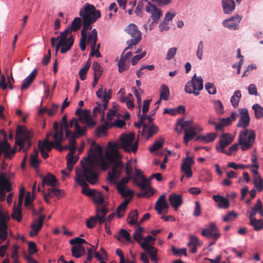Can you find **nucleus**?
Returning a JSON list of instances; mask_svg holds the SVG:
<instances>
[{
  "instance_id": "a18cd8bd",
  "label": "nucleus",
  "mask_w": 263,
  "mask_h": 263,
  "mask_svg": "<svg viewBox=\"0 0 263 263\" xmlns=\"http://www.w3.org/2000/svg\"><path fill=\"white\" fill-rule=\"evenodd\" d=\"M138 217V212L137 210H133L131 211L128 217V219H130L128 221L129 224L132 226L136 224Z\"/></svg>"
},
{
  "instance_id": "7c9ffc66",
  "label": "nucleus",
  "mask_w": 263,
  "mask_h": 263,
  "mask_svg": "<svg viewBox=\"0 0 263 263\" xmlns=\"http://www.w3.org/2000/svg\"><path fill=\"white\" fill-rule=\"evenodd\" d=\"M89 152L92 153V155L89 154V156L92 158L95 159L97 156H102V148L98 144H97L95 142L91 145V148Z\"/></svg>"
},
{
  "instance_id": "f3484780",
  "label": "nucleus",
  "mask_w": 263,
  "mask_h": 263,
  "mask_svg": "<svg viewBox=\"0 0 263 263\" xmlns=\"http://www.w3.org/2000/svg\"><path fill=\"white\" fill-rule=\"evenodd\" d=\"M240 117L237 123V126L242 127L246 129L249 125L250 120L248 110L246 108H243L240 111Z\"/></svg>"
},
{
  "instance_id": "052dcab7",
  "label": "nucleus",
  "mask_w": 263,
  "mask_h": 263,
  "mask_svg": "<svg viewBox=\"0 0 263 263\" xmlns=\"http://www.w3.org/2000/svg\"><path fill=\"white\" fill-rule=\"evenodd\" d=\"M69 243L70 245L73 246L81 245L83 243H87L86 240L80 237H76L74 239H72L69 241Z\"/></svg>"
},
{
  "instance_id": "9b49d317",
  "label": "nucleus",
  "mask_w": 263,
  "mask_h": 263,
  "mask_svg": "<svg viewBox=\"0 0 263 263\" xmlns=\"http://www.w3.org/2000/svg\"><path fill=\"white\" fill-rule=\"evenodd\" d=\"M202 236L208 238H212L216 241L220 236L219 230L214 223H211L209 228L202 230Z\"/></svg>"
},
{
  "instance_id": "c85d7f7f",
  "label": "nucleus",
  "mask_w": 263,
  "mask_h": 263,
  "mask_svg": "<svg viewBox=\"0 0 263 263\" xmlns=\"http://www.w3.org/2000/svg\"><path fill=\"white\" fill-rule=\"evenodd\" d=\"M142 248L149 254V257L154 263H158L157 259V249L153 246H147L142 245Z\"/></svg>"
},
{
  "instance_id": "8fccbe9b",
  "label": "nucleus",
  "mask_w": 263,
  "mask_h": 263,
  "mask_svg": "<svg viewBox=\"0 0 263 263\" xmlns=\"http://www.w3.org/2000/svg\"><path fill=\"white\" fill-rule=\"evenodd\" d=\"M83 115H84V118L85 122L86 123V125L90 127H93L96 125V122L93 121L90 117H89L87 110L85 109L84 111L83 112Z\"/></svg>"
},
{
  "instance_id": "4468645a",
  "label": "nucleus",
  "mask_w": 263,
  "mask_h": 263,
  "mask_svg": "<svg viewBox=\"0 0 263 263\" xmlns=\"http://www.w3.org/2000/svg\"><path fill=\"white\" fill-rule=\"evenodd\" d=\"M237 116V114L234 111L230 117L220 119L219 122L216 125V130L222 131L223 127L230 125L232 121L236 119Z\"/></svg>"
},
{
  "instance_id": "2eb2a0df",
  "label": "nucleus",
  "mask_w": 263,
  "mask_h": 263,
  "mask_svg": "<svg viewBox=\"0 0 263 263\" xmlns=\"http://www.w3.org/2000/svg\"><path fill=\"white\" fill-rule=\"evenodd\" d=\"M237 4H240L241 0H235ZM223 12L225 14H231L235 9L234 0H221V2Z\"/></svg>"
},
{
  "instance_id": "f257e3e1",
  "label": "nucleus",
  "mask_w": 263,
  "mask_h": 263,
  "mask_svg": "<svg viewBox=\"0 0 263 263\" xmlns=\"http://www.w3.org/2000/svg\"><path fill=\"white\" fill-rule=\"evenodd\" d=\"M135 134L133 133L122 134L120 135L117 143L109 142V151L105 154V158L111 162L116 158H120L121 155L118 148L123 149L125 152L136 153L138 148V140H135Z\"/></svg>"
},
{
  "instance_id": "0e129e2a",
  "label": "nucleus",
  "mask_w": 263,
  "mask_h": 263,
  "mask_svg": "<svg viewBox=\"0 0 263 263\" xmlns=\"http://www.w3.org/2000/svg\"><path fill=\"white\" fill-rule=\"evenodd\" d=\"M86 130V127L84 126V127H81L79 125V124H76V127L75 128V132H76V135L78 137H80V136H83L85 134Z\"/></svg>"
},
{
  "instance_id": "680f3d73",
  "label": "nucleus",
  "mask_w": 263,
  "mask_h": 263,
  "mask_svg": "<svg viewBox=\"0 0 263 263\" xmlns=\"http://www.w3.org/2000/svg\"><path fill=\"white\" fill-rule=\"evenodd\" d=\"M205 88L210 94H215L216 93V89L213 83H206L205 84Z\"/></svg>"
},
{
  "instance_id": "3c124183",
  "label": "nucleus",
  "mask_w": 263,
  "mask_h": 263,
  "mask_svg": "<svg viewBox=\"0 0 263 263\" xmlns=\"http://www.w3.org/2000/svg\"><path fill=\"white\" fill-rule=\"evenodd\" d=\"M118 192L121 195V196L124 198H127L129 197V198H132L134 192L130 189H126V188L124 189H119Z\"/></svg>"
},
{
  "instance_id": "774afa93",
  "label": "nucleus",
  "mask_w": 263,
  "mask_h": 263,
  "mask_svg": "<svg viewBox=\"0 0 263 263\" xmlns=\"http://www.w3.org/2000/svg\"><path fill=\"white\" fill-rule=\"evenodd\" d=\"M237 216V214L233 211L229 212L224 217H223V221L228 222L233 220Z\"/></svg>"
},
{
  "instance_id": "4d7b16f0",
  "label": "nucleus",
  "mask_w": 263,
  "mask_h": 263,
  "mask_svg": "<svg viewBox=\"0 0 263 263\" xmlns=\"http://www.w3.org/2000/svg\"><path fill=\"white\" fill-rule=\"evenodd\" d=\"M69 141V145L65 146L64 148L65 149H68L69 150V152L75 153L76 148V139H74L73 137H72Z\"/></svg>"
},
{
  "instance_id": "58836bf2",
  "label": "nucleus",
  "mask_w": 263,
  "mask_h": 263,
  "mask_svg": "<svg viewBox=\"0 0 263 263\" xmlns=\"http://www.w3.org/2000/svg\"><path fill=\"white\" fill-rule=\"evenodd\" d=\"M261 204L262 203L261 201L259 199H258L256 201V204L249 212L250 220L255 218L254 217L256 215V213L258 212L259 209L261 208Z\"/></svg>"
},
{
  "instance_id": "f8f14e48",
  "label": "nucleus",
  "mask_w": 263,
  "mask_h": 263,
  "mask_svg": "<svg viewBox=\"0 0 263 263\" xmlns=\"http://www.w3.org/2000/svg\"><path fill=\"white\" fill-rule=\"evenodd\" d=\"M145 10L147 12L151 13V17L153 21V23H155V24L158 22L160 18L162 15V11L152 5L149 2H148V5L146 6Z\"/></svg>"
},
{
  "instance_id": "f03ea898",
  "label": "nucleus",
  "mask_w": 263,
  "mask_h": 263,
  "mask_svg": "<svg viewBox=\"0 0 263 263\" xmlns=\"http://www.w3.org/2000/svg\"><path fill=\"white\" fill-rule=\"evenodd\" d=\"M86 180L91 184H96L98 180V175L95 170L93 162L89 159L85 164H82V169L76 170L75 181L83 187L82 194L93 197L96 190L89 189Z\"/></svg>"
},
{
  "instance_id": "37998d69",
  "label": "nucleus",
  "mask_w": 263,
  "mask_h": 263,
  "mask_svg": "<svg viewBox=\"0 0 263 263\" xmlns=\"http://www.w3.org/2000/svg\"><path fill=\"white\" fill-rule=\"evenodd\" d=\"M91 68L93 70V76L101 77L103 72V69L100 64L97 62H94Z\"/></svg>"
},
{
  "instance_id": "72a5a7b5",
  "label": "nucleus",
  "mask_w": 263,
  "mask_h": 263,
  "mask_svg": "<svg viewBox=\"0 0 263 263\" xmlns=\"http://www.w3.org/2000/svg\"><path fill=\"white\" fill-rule=\"evenodd\" d=\"M241 98V93L240 90H237L235 91L230 100L231 104L234 108H237L238 106Z\"/></svg>"
},
{
  "instance_id": "aec40b11",
  "label": "nucleus",
  "mask_w": 263,
  "mask_h": 263,
  "mask_svg": "<svg viewBox=\"0 0 263 263\" xmlns=\"http://www.w3.org/2000/svg\"><path fill=\"white\" fill-rule=\"evenodd\" d=\"M98 40V32L96 29H93L88 34H86V39L84 41V48L81 49L82 51L86 49V43L87 44L96 45Z\"/></svg>"
},
{
  "instance_id": "49530a36",
  "label": "nucleus",
  "mask_w": 263,
  "mask_h": 263,
  "mask_svg": "<svg viewBox=\"0 0 263 263\" xmlns=\"http://www.w3.org/2000/svg\"><path fill=\"white\" fill-rule=\"evenodd\" d=\"M250 224L254 227L256 231H259L263 228V220H257L255 218L250 220Z\"/></svg>"
},
{
  "instance_id": "a211bd4d",
  "label": "nucleus",
  "mask_w": 263,
  "mask_h": 263,
  "mask_svg": "<svg viewBox=\"0 0 263 263\" xmlns=\"http://www.w3.org/2000/svg\"><path fill=\"white\" fill-rule=\"evenodd\" d=\"M108 212V210L105 206H102L101 208H97L95 218L96 222H99L100 225L106 222V215Z\"/></svg>"
},
{
  "instance_id": "6e6552de",
  "label": "nucleus",
  "mask_w": 263,
  "mask_h": 263,
  "mask_svg": "<svg viewBox=\"0 0 263 263\" xmlns=\"http://www.w3.org/2000/svg\"><path fill=\"white\" fill-rule=\"evenodd\" d=\"M125 31L130 35L132 39L127 41V47L124 49V51L128 49H132L134 46L137 45L142 39L141 31L138 29L136 25L129 24L124 29Z\"/></svg>"
},
{
  "instance_id": "473e14b6",
  "label": "nucleus",
  "mask_w": 263,
  "mask_h": 263,
  "mask_svg": "<svg viewBox=\"0 0 263 263\" xmlns=\"http://www.w3.org/2000/svg\"><path fill=\"white\" fill-rule=\"evenodd\" d=\"M196 133L194 126L190 127L188 129H186L184 131V142L187 144L188 142L195 136Z\"/></svg>"
},
{
  "instance_id": "2f4dec72",
  "label": "nucleus",
  "mask_w": 263,
  "mask_h": 263,
  "mask_svg": "<svg viewBox=\"0 0 263 263\" xmlns=\"http://www.w3.org/2000/svg\"><path fill=\"white\" fill-rule=\"evenodd\" d=\"M85 249L81 245L73 246L71 247L72 256L79 258L85 254Z\"/></svg>"
},
{
  "instance_id": "ddd939ff",
  "label": "nucleus",
  "mask_w": 263,
  "mask_h": 263,
  "mask_svg": "<svg viewBox=\"0 0 263 263\" xmlns=\"http://www.w3.org/2000/svg\"><path fill=\"white\" fill-rule=\"evenodd\" d=\"M233 141V138L230 134H223L219 141V146H216L217 149L220 152H225L224 148L231 144Z\"/></svg>"
},
{
  "instance_id": "7ed1b4c3",
  "label": "nucleus",
  "mask_w": 263,
  "mask_h": 263,
  "mask_svg": "<svg viewBox=\"0 0 263 263\" xmlns=\"http://www.w3.org/2000/svg\"><path fill=\"white\" fill-rule=\"evenodd\" d=\"M80 15L82 17L83 28L81 30V38L80 42V49L84 48V41L87 31L91 29V25L101 17V12L91 4H86L80 11Z\"/></svg>"
},
{
  "instance_id": "69168bd1",
  "label": "nucleus",
  "mask_w": 263,
  "mask_h": 263,
  "mask_svg": "<svg viewBox=\"0 0 263 263\" xmlns=\"http://www.w3.org/2000/svg\"><path fill=\"white\" fill-rule=\"evenodd\" d=\"M215 109L219 115H222L224 112V108L221 101L218 100L215 102Z\"/></svg>"
},
{
  "instance_id": "20e7f679",
  "label": "nucleus",
  "mask_w": 263,
  "mask_h": 263,
  "mask_svg": "<svg viewBox=\"0 0 263 263\" xmlns=\"http://www.w3.org/2000/svg\"><path fill=\"white\" fill-rule=\"evenodd\" d=\"M69 32V29H66L61 32L57 37L51 38V45L52 47L55 48L56 52L61 48L60 51L64 54L71 48L74 43V37L72 35L68 37Z\"/></svg>"
},
{
  "instance_id": "423d86ee",
  "label": "nucleus",
  "mask_w": 263,
  "mask_h": 263,
  "mask_svg": "<svg viewBox=\"0 0 263 263\" xmlns=\"http://www.w3.org/2000/svg\"><path fill=\"white\" fill-rule=\"evenodd\" d=\"M120 158H116L113 162L106 160L110 164H112L111 170L108 172L107 180L109 183L115 184L117 183V180L119 179L121 175L123 168L124 164L119 160Z\"/></svg>"
},
{
  "instance_id": "5fc2aeb1",
  "label": "nucleus",
  "mask_w": 263,
  "mask_h": 263,
  "mask_svg": "<svg viewBox=\"0 0 263 263\" xmlns=\"http://www.w3.org/2000/svg\"><path fill=\"white\" fill-rule=\"evenodd\" d=\"M164 140L163 139H160L158 141H156L153 144L152 147L149 148L151 152H155L160 149L164 144Z\"/></svg>"
},
{
  "instance_id": "4c0bfd02",
  "label": "nucleus",
  "mask_w": 263,
  "mask_h": 263,
  "mask_svg": "<svg viewBox=\"0 0 263 263\" xmlns=\"http://www.w3.org/2000/svg\"><path fill=\"white\" fill-rule=\"evenodd\" d=\"M82 24V20L80 17H76L72 22L70 28H68L67 29H70V32L69 34L71 33V31H77L78 30L81 26Z\"/></svg>"
},
{
  "instance_id": "13d9d810",
  "label": "nucleus",
  "mask_w": 263,
  "mask_h": 263,
  "mask_svg": "<svg viewBox=\"0 0 263 263\" xmlns=\"http://www.w3.org/2000/svg\"><path fill=\"white\" fill-rule=\"evenodd\" d=\"M144 229L141 227H139L133 234L134 239L138 242H139L142 239L141 233L143 232Z\"/></svg>"
},
{
  "instance_id": "cd10ccee",
  "label": "nucleus",
  "mask_w": 263,
  "mask_h": 263,
  "mask_svg": "<svg viewBox=\"0 0 263 263\" xmlns=\"http://www.w3.org/2000/svg\"><path fill=\"white\" fill-rule=\"evenodd\" d=\"M37 74L36 69H34L31 73L23 81L21 89L22 90H25L28 88L32 83Z\"/></svg>"
},
{
  "instance_id": "b1692460",
  "label": "nucleus",
  "mask_w": 263,
  "mask_h": 263,
  "mask_svg": "<svg viewBox=\"0 0 263 263\" xmlns=\"http://www.w3.org/2000/svg\"><path fill=\"white\" fill-rule=\"evenodd\" d=\"M169 200L171 205L177 210L182 203V196L181 194L173 193L170 196Z\"/></svg>"
},
{
  "instance_id": "bf43d9fd",
  "label": "nucleus",
  "mask_w": 263,
  "mask_h": 263,
  "mask_svg": "<svg viewBox=\"0 0 263 263\" xmlns=\"http://www.w3.org/2000/svg\"><path fill=\"white\" fill-rule=\"evenodd\" d=\"M10 148V145L8 143V148L4 151V157L5 158H8L9 159H11L12 157L15 154L16 152V149L14 148L12 149Z\"/></svg>"
},
{
  "instance_id": "ea45409f",
  "label": "nucleus",
  "mask_w": 263,
  "mask_h": 263,
  "mask_svg": "<svg viewBox=\"0 0 263 263\" xmlns=\"http://www.w3.org/2000/svg\"><path fill=\"white\" fill-rule=\"evenodd\" d=\"M252 108L254 111L255 117L257 119H260L263 118V107L258 104H254Z\"/></svg>"
},
{
  "instance_id": "c756f323",
  "label": "nucleus",
  "mask_w": 263,
  "mask_h": 263,
  "mask_svg": "<svg viewBox=\"0 0 263 263\" xmlns=\"http://www.w3.org/2000/svg\"><path fill=\"white\" fill-rule=\"evenodd\" d=\"M53 129L54 130V134L52 133L51 136H52L53 139H56L61 141H63V132L62 128H59V123L55 122L53 125Z\"/></svg>"
},
{
  "instance_id": "393cba45",
  "label": "nucleus",
  "mask_w": 263,
  "mask_h": 263,
  "mask_svg": "<svg viewBox=\"0 0 263 263\" xmlns=\"http://www.w3.org/2000/svg\"><path fill=\"white\" fill-rule=\"evenodd\" d=\"M168 208V204L166 201V197L164 194L162 195L158 198L156 202L155 210L157 212L160 214L162 213L163 210Z\"/></svg>"
},
{
  "instance_id": "bb28decb",
  "label": "nucleus",
  "mask_w": 263,
  "mask_h": 263,
  "mask_svg": "<svg viewBox=\"0 0 263 263\" xmlns=\"http://www.w3.org/2000/svg\"><path fill=\"white\" fill-rule=\"evenodd\" d=\"M0 189L5 190L9 192L11 190V184L7 178L5 173H1L0 175Z\"/></svg>"
},
{
  "instance_id": "412c9836",
  "label": "nucleus",
  "mask_w": 263,
  "mask_h": 263,
  "mask_svg": "<svg viewBox=\"0 0 263 263\" xmlns=\"http://www.w3.org/2000/svg\"><path fill=\"white\" fill-rule=\"evenodd\" d=\"M45 215H40L39 217L35 220H34L31 225V228L33 230V232H30V235L33 236L36 235L39 232L41 229L43 220L45 219Z\"/></svg>"
},
{
  "instance_id": "dca6fc26",
  "label": "nucleus",
  "mask_w": 263,
  "mask_h": 263,
  "mask_svg": "<svg viewBox=\"0 0 263 263\" xmlns=\"http://www.w3.org/2000/svg\"><path fill=\"white\" fill-rule=\"evenodd\" d=\"M193 163L194 160L192 157H187L183 160L181 165V171L187 178H191L192 176L191 166Z\"/></svg>"
},
{
  "instance_id": "39448f33",
  "label": "nucleus",
  "mask_w": 263,
  "mask_h": 263,
  "mask_svg": "<svg viewBox=\"0 0 263 263\" xmlns=\"http://www.w3.org/2000/svg\"><path fill=\"white\" fill-rule=\"evenodd\" d=\"M51 135V132L48 134L43 143H41L40 141L39 142V149L44 159H46L48 157V152H49L53 147L61 152L63 150V147L61 145L62 141L56 139H53V141H49V137Z\"/></svg>"
},
{
  "instance_id": "de8ad7c7",
  "label": "nucleus",
  "mask_w": 263,
  "mask_h": 263,
  "mask_svg": "<svg viewBox=\"0 0 263 263\" xmlns=\"http://www.w3.org/2000/svg\"><path fill=\"white\" fill-rule=\"evenodd\" d=\"M121 238H124L126 241L132 242L130 234L125 229H121L119 232V236L117 239L121 241Z\"/></svg>"
},
{
  "instance_id": "c9c22d12",
  "label": "nucleus",
  "mask_w": 263,
  "mask_h": 263,
  "mask_svg": "<svg viewBox=\"0 0 263 263\" xmlns=\"http://www.w3.org/2000/svg\"><path fill=\"white\" fill-rule=\"evenodd\" d=\"M170 96V90L168 86L165 84L161 85L160 89V97L161 99L166 101Z\"/></svg>"
},
{
  "instance_id": "6ab92c4d",
  "label": "nucleus",
  "mask_w": 263,
  "mask_h": 263,
  "mask_svg": "<svg viewBox=\"0 0 263 263\" xmlns=\"http://www.w3.org/2000/svg\"><path fill=\"white\" fill-rule=\"evenodd\" d=\"M158 132V127L156 125L144 124L142 129V135L145 136L146 140H148L149 138L156 134Z\"/></svg>"
},
{
  "instance_id": "0eeeda50",
  "label": "nucleus",
  "mask_w": 263,
  "mask_h": 263,
  "mask_svg": "<svg viewBox=\"0 0 263 263\" xmlns=\"http://www.w3.org/2000/svg\"><path fill=\"white\" fill-rule=\"evenodd\" d=\"M255 134L253 130L245 129L240 132L238 137V143L242 151H245L251 148L254 143Z\"/></svg>"
},
{
  "instance_id": "a19ab883",
  "label": "nucleus",
  "mask_w": 263,
  "mask_h": 263,
  "mask_svg": "<svg viewBox=\"0 0 263 263\" xmlns=\"http://www.w3.org/2000/svg\"><path fill=\"white\" fill-rule=\"evenodd\" d=\"M22 211L21 206H14L12 213L11 214V217L13 219L16 220L18 222L22 220Z\"/></svg>"
},
{
  "instance_id": "338daca9",
  "label": "nucleus",
  "mask_w": 263,
  "mask_h": 263,
  "mask_svg": "<svg viewBox=\"0 0 263 263\" xmlns=\"http://www.w3.org/2000/svg\"><path fill=\"white\" fill-rule=\"evenodd\" d=\"M203 48L204 45L202 41H200L196 52V56L199 60H201L202 58Z\"/></svg>"
},
{
  "instance_id": "864d4df0",
  "label": "nucleus",
  "mask_w": 263,
  "mask_h": 263,
  "mask_svg": "<svg viewBox=\"0 0 263 263\" xmlns=\"http://www.w3.org/2000/svg\"><path fill=\"white\" fill-rule=\"evenodd\" d=\"M92 198L93 199L94 202L97 204H103L104 202V197L102 193L100 192H98L96 191Z\"/></svg>"
},
{
  "instance_id": "a878e982",
  "label": "nucleus",
  "mask_w": 263,
  "mask_h": 263,
  "mask_svg": "<svg viewBox=\"0 0 263 263\" xmlns=\"http://www.w3.org/2000/svg\"><path fill=\"white\" fill-rule=\"evenodd\" d=\"M213 199L215 202H217L218 208L220 209H227L229 208L230 203L228 199L226 197L219 195H216L213 196Z\"/></svg>"
},
{
  "instance_id": "6e6d98bb",
  "label": "nucleus",
  "mask_w": 263,
  "mask_h": 263,
  "mask_svg": "<svg viewBox=\"0 0 263 263\" xmlns=\"http://www.w3.org/2000/svg\"><path fill=\"white\" fill-rule=\"evenodd\" d=\"M254 186L258 192H261L263 189V182L260 176L254 177Z\"/></svg>"
},
{
  "instance_id": "e2e57ef3",
  "label": "nucleus",
  "mask_w": 263,
  "mask_h": 263,
  "mask_svg": "<svg viewBox=\"0 0 263 263\" xmlns=\"http://www.w3.org/2000/svg\"><path fill=\"white\" fill-rule=\"evenodd\" d=\"M172 252L175 255H183L185 256H187L186 250L185 248L177 249L175 247H172Z\"/></svg>"
},
{
  "instance_id": "5701e85b",
  "label": "nucleus",
  "mask_w": 263,
  "mask_h": 263,
  "mask_svg": "<svg viewBox=\"0 0 263 263\" xmlns=\"http://www.w3.org/2000/svg\"><path fill=\"white\" fill-rule=\"evenodd\" d=\"M45 185L54 187L58 186L59 183L55 176L50 173H48L47 175L43 177L42 179V185L44 187Z\"/></svg>"
},
{
  "instance_id": "c03bdc74",
  "label": "nucleus",
  "mask_w": 263,
  "mask_h": 263,
  "mask_svg": "<svg viewBox=\"0 0 263 263\" xmlns=\"http://www.w3.org/2000/svg\"><path fill=\"white\" fill-rule=\"evenodd\" d=\"M91 63L90 62V60H88L84 66V67L81 68L79 71V76L80 79L82 81H84L85 80L86 77V74L88 70L89 69Z\"/></svg>"
},
{
  "instance_id": "f704fd0d",
  "label": "nucleus",
  "mask_w": 263,
  "mask_h": 263,
  "mask_svg": "<svg viewBox=\"0 0 263 263\" xmlns=\"http://www.w3.org/2000/svg\"><path fill=\"white\" fill-rule=\"evenodd\" d=\"M27 144V148L26 149H24V151H26L27 149H28L31 145V142L30 141L29 138L28 137H25V138L22 139L19 138L17 139L15 141V145H17L20 147L19 151L24 149L25 143Z\"/></svg>"
},
{
  "instance_id": "1a4fd4ad",
  "label": "nucleus",
  "mask_w": 263,
  "mask_h": 263,
  "mask_svg": "<svg viewBox=\"0 0 263 263\" xmlns=\"http://www.w3.org/2000/svg\"><path fill=\"white\" fill-rule=\"evenodd\" d=\"M203 80L201 77H196L195 74L191 81L187 82L185 86V91L187 93H193L197 96L199 95V91L203 89Z\"/></svg>"
},
{
  "instance_id": "603ef678",
  "label": "nucleus",
  "mask_w": 263,
  "mask_h": 263,
  "mask_svg": "<svg viewBox=\"0 0 263 263\" xmlns=\"http://www.w3.org/2000/svg\"><path fill=\"white\" fill-rule=\"evenodd\" d=\"M131 178L132 177L127 176L125 177L122 178L119 182L117 181V183L115 184H117V189L126 188V184L129 182Z\"/></svg>"
},
{
  "instance_id": "9d476101",
  "label": "nucleus",
  "mask_w": 263,
  "mask_h": 263,
  "mask_svg": "<svg viewBox=\"0 0 263 263\" xmlns=\"http://www.w3.org/2000/svg\"><path fill=\"white\" fill-rule=\"evenodd\" d=\"M136 184L143 191L142 193L137 194L138 198L149 197L154 194V190L149 184L148 178L144 176H142L141 181H136Z\"/></svg>"
},
{
  "instance_id": "e433bc0d",
  "label": "nucleus",
  "mask_w": 263,
  "mask_h": 263,
  "mask_svg": "<svg viewBox=\"0 0 263 263\" xmlns=\"http://www.w3.org/2000/svg\"><path fill=\"white\" fill-rule=\"evenodd\" d=\"M112 125L108 122H105L104 124L97 127L96 130V135L97 136H100L101 134H105L106 131L109 127Z\"/></svg>"
},
{
  "instance_id": "4be33fe9",
  "label": "nucleus",
  "mask_w": 263,
  "mask_h": 263,
  "mask_svg": "<svg viewBox=\"0 0 263 263\" xmlns=\"http://www.w3.org/2000/svg\"><path fill=\"white\" fill-rule=\"evenodd\" d=\"M241 17L238 15H236L234 16L231 17L228 20L223 21L222 25L230 29H236L237 28L239 23L241 20Z\"/></svg>"
},
{
  "instance_id": "09e8293b",
  "label": "nucleus",
  "mask_w": 263,
  "mask_h": 263,
  "mask_svg": "<svg viewBox=\"0 0 263 263\" xmlns=\"http://www.w3.org/2000/svg\"><path fill=\"white\" fill-rule=\"evenodd\" d=\"M38 152L36 150H34V152L30 156V165L34 168H36L39 164V161L37 159Z\"/></svg>"
},
{
  "instance_id": "79ce46f5",
  "label": "nucleus",
  "mask_w": 263,
  "mask_h": 263,
  "mask_svg": "<svg viewBox=\"0 0 263 263\" xmlns=\"http://www.w3.org/2000/svg\"><path fill=\"white\" fill-rule=\"evenodd\" d=\"M63 192L62 190L56 189L55 187L48 189V195L52 198L55 196L58 199L63 196Z\"/></svg>"
}]
</instances>
